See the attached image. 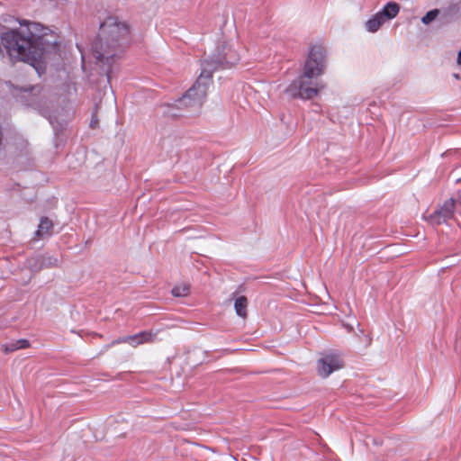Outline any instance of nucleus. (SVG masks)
<instances>
[{
  "mask_svg": "<svg viewBox=\"0 0 461 461\" xmlns=\"http://www.w3.org/2000/svg\"><path fill=\"white\" fill-rule=\"evenodd\" d=\"M325 86V83L318 80V77L309 75L305 77L304 72L302 71L301 75L285 88V93L293 98L312 100L318 96Z\"/></svg>",
  "mask_w": 461,
  "mask_h": 461,
  "instance_id": "nucleus-4",
  "label": "nucleus"
},
{
  "mask_svg": "<svg viewBox=\"0 0 461 461\" xmlns=\"http://www.w3.org/2000/svg\"><path fill=\"white\" fill-rule=\"evenodd\" d=\"M456 63L461 66V50H459L458 54H457V59H456Z\"/></svg>",
  "mask_w": 461,
  "mask_h": 461,
  "instance_id": "nucleus-20",
  "label": "nucleus"
},
{
  "mask_svg": "<svg viewBox=\"0 0 461 461\" xmlns=\"http://www.w3.org/2000/svg\"><path fill=\"white\" fill-rule=\"evenodd\" d=\"M52 227L53 224L50 219L46 217L41 218L38 226V230L35 231V238L39 240L50 235Z\"/></svg>",
  "mask_w": 461,
  "mask_h": 461,
  "instance_id": "nucleus-12",
  "label": "nucleus"
},
{
  "mask_svg": "<svg viewBox=\"0 0 461 461\" xmlns=\"http://www.w3.org/2000/svg\"><path fill=\"white\" fill-rule=\"evenodd\" d=\"M240 60V54L233 44H222L219 46L216 52L204 60L202 64V71L199 77L181 98L176 101L175 106L179 109H185L190 113H196L200 110L205 101L207 93L212 86V75L219 68H230Z\"/></svg>",
  "mask_w": 461,
  "mask_h": 461,
  "instance_id": "nucleus-2",
  "label": "nucleus"
},
{
  "mask_svg": "<svg viewBox=\"0 0 461 461\" xmlns=\"http://www.w3.org/2000/svg\"><path fill=\"white\" fill-rule=\"evenodd\" d=\"M343 367V361L338 354H327L317 362V370L320 376L326 378L334 371Z\"/></svg>",
  "mask_w": 461,
  "mask_h": 461,
  "instance_id": "nucleus-6",
  "label": "nucleus"
},
{
  "mask_svg": "<svg viewBox=\"0 0 461 461\" xmlns=\"http://www.w3.org/2000/svg\"><path fill=\"white\" fill-rule=\"evenodd\" d=\"M156 334L151 331H141L131 336H126V340L131 346L137 347L143 343L152 342Z\"/></svg>",
  "mask_w": 461,
  "mask_h": 461,
  "instance_id": "nucleus-8",
  "label": "nucleus"
},
{
  "mask_svg": "<svg viewBox=\"0 0 461 461\" xmlns=\"http://www.w3.org/2000/svg\"><path fill=\"white\" fill-rule=\"evenodd\" d=\"M30 346V343L27 339H18L14 342L3 346V350L5 353L8 354L14 352L18 349L26 348Z\"/></svg>",
  "mask_w": 461,
  "mask_h": 461,
  "instance_id": "nucleus-14",
  "label": "nucleus"
},
{
  "mask_svg": "<svg viewBox=\"0 0 461 461\" xmlns=\"http://www.w3.org/2000/svg\"><path fill=\"white\" fill-rule=\"evenodd\" d=\"M459 12V4H450L441 11V19H443L445 23H450L457 18Z\"/></svg>",
  "mask_w": 461,
  "mask_h": 461,
  "instance_id": "nucleus-11",
  "label": "nucleus"
},
{
  "mask_svg": "<svg viewBox=\"0 0 461 461\" xmlns=\"http://www.w3.org/2000/svg\"><path fill=\"white\" fill-rule=\"evenodd\" d=\"M247 305L248 300L245 296L238 297L234 303V308L237 315L241 318H245L247 316Z\"/></svg>",
  "mask_w": 461,
  "mask_h": 461,
  "instance_id": "nucleus-15",
  "label": "nucleus"
},
{
  "mask_svg": "<svg viewBox=\"0 0 461 461\" xmlns=\"http://www.w3.org/2000/svg\"><path fill=\"white\" fill-rule=\"evenodd\" d=\"M456 201L453 198L447 200L439 209L430 215V219L435 224H441L450 220L454 216Z\"/></svg>",
  "mask_w": 461,
  "mask_h": 461,
  "instance_id": "nucleus-7",
  "label": "nucleus"
},
{
  "mask_svg": "<svg viewBox=\"0 0 461 461\" xmlns=\"http://www.w3.org/2000/svg\"><path fill=\"white\" fill-rule=\"evenodd\" d=\"M189 293V286L185 284H182L175 286L172 289V294L176 297L186 296Z\"/></svg>",
  "mask_w": 461,
  "mask_h": 461,
  "instance_id": "nucleus-17",
  "label": "nucleus"
},
{
  "mask_svg": "<svg viewBox=\"0 0 461 461\" xmlns=\"http://www.w3.org/2000/svg\"><path fill=\"white\" fill-rule=\"evenodd\" d=\"M384 23V20L381 18L377 13L372 15L367 21H366L364 27L366 32L375 33L376 32L381 26Z\"/></svg>",
  "mask_w": 461,
  "mask_h": 461,
  "instance_id": "nucleus-13",
  "label": "nucleus"
},
{
  "mask_svg": "<svg viewBox=\"0 0 461 461\" xmlns=\"http://www.w3.org/2000/svg\"><path fill=\"white\" fill-rule=\"evenodd\" d=\"M0 55L11 62L30 64L41 76L50 60L59 55L58 36L38 23L24 22L18 29L1 34Z\"/></svg>",
  "mask_w": 461,
  "mask_h": 461,
  "instance_id": "nucleus-1",
  "label": "nucleus"
},
{
  "mask_svg": "<svg viewBox=\"0 0 461 461\" xmlns=\"http://www.w3.org/2000/svg\"><path fill=\"white\" fill-rule=\"evenodd\" d=\"M129 41L130 27L125 22L110 16L101 23L98 38L92 44V51L108 82L115 57Z\"/></svg>",
  "mask_w": 461,
  "mask_h": 461,
  "instance_id": "nucleus-3",
  "label": "nucleus"
},
{
  "mask_svg": "<svg viewBox=\"0 0 461 461\" xmlns=\"http://www.w3.org/2000/svg\"><path fill=\"white\" fill-rule=\"evenodd\" d=\"M31 99L29 104L36 109H41L42 105L45 104L46 95L43 93V89L39 86H32L30 88Z\"/></svg>",
  "mask_w": 461,
  "mask_h": 461,
  "instance_id": "nucleus-9",
  "label": "nucleus"
},
{
  "mask_svg": "<svg viewBox=\"0 0 461 461\" xmlns=\"http://www.w3.org/2000/svg\"><path fill=\"white\" fill-rule=\"evenodd\" d=\"M439 14L440 11L438 9L430 10L421 18V23L425 25H429L430 23L436 20Z\"/></svg>",
  "mask_w": 461,
  "mask_h": 461,
  "instance_id": "nucleus-16",
  "label": "nucleus"
},
{
  "mask_svg": "<svg viewBox=\"0 0 461 461\" xmlns=\"http://www.w3.org/2000/svg\"><path fill=\"white\" fill-rule=\"evenodd\" d=\"M400 5L396 2H388L377 14L385 23L395 18L400 12Z\"/></svg>",
  "mask_w": 461,
  "mask_h": 461,
  "instance_id": "nucleus-10",
  "label": "nucleus"
},
{
  "mask_svg": "<svg viewBox=\"0 0 461 461\" xmlns=\"http://www.w3.org/2000/svg\"><path fill=\"white\" fill-rule=\"evenodd\" d=\"M120 343H128V340H126V336L117 339L116 340L113 341L112 344L114 345V344H120Z\"/></svg>",
  "mask_w": 461,
  "mask_h": 461,
  "instance_id": "nucleus-19",
  "label": "nucleus"
},
{
  "mask_svg": "<svg viewBox=\"0 0 461 461\" xmlns=\"http://www.w3.org/2000/svg\"><path fill=\"white\" fill-rule=\"evenodd\" d=\"M327 67V51L321 45H313L310 48L308 56L303 67L304 77L309 75L321 77L324 74Z\"/></svg>",
  "mask_w": 461,
  "mask_h": 461,
  "instance_id": "nucleus-5",
  "label": "nucleus"
},
{
  "mask_svg": "<svg viewBox=\"0 0 461 461\" xmlns=\"http://www.w3.org/2000/svg\"><path fill=\"white\" fill-rule=\"evenodd\" d=\"M58 265V259L52 257L43 258L42 266L52 267Z\"/></svg>",
  "mask_w": 461,
  "mask_h": 461,
  "instance_id": "nucleus-18",
  "label": "nucleus"
}]
</instances>
